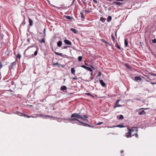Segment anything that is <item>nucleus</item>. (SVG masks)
<instances>
[{
	"instance_id": "obj_1",
	"label": "nucleus",
	"mask_w": 156,
	"mask_h": 156,
	"mask_svg": "<svg viewBox=\"0 0 156 156\" xmlns=\"http://www.w3.org/2000/svg\"><path fill=\"white\" fill-rule=\"evenodd\" d=\"M81 115L80 112L79 113H74L71 115V118H74L78 119H80V118Z\"/></svg>"
},
{
	"instance_id": "obj_52",
	"label": "nucleus",
	"mask_w": 156,
	"mask_h": 156,
	"mask_svg": "<svg viewBox=\"0 0 156 156\" xmlns=\"http://www.w3.org/2000/svg\"><path fill=\"white\" fill-rule=\"evenodd\" d=\"M58 55H59V56H63L62 54V53H59Z\"/></svg>"
},
{
	"instance_id": "obj_47",
	"label": "nucleus",
	"mask_w": 156,
	"mask_h": 156,
	"mask_svg": "<svg viewBox=\"0 0 156 156\" xmlns=\"http://www.w3.org/2000/svg\"><path fill=\"white\" fill-rule=\"evenodd\" d=\"M103 122H99V123H98L97 124V125H101V124H103Z\"/></svg>"
},
{
	"instance_id": "obj_54",
	"label": "nucleus",
	"mask_w": 156,
	"mask_h": 156,
	"mask_svg": "<svg viewBox=\"0 0 156 156\" xmlns=\"http://www.w3.org/2000/svg\"><path fill=\"white\" fill-rule=\"evenodd\" d=\"M150 83H151L152 85H154V84H156V83H153L152 82H151Z\"/></svg>"
},
{
	"instance_id": "obj_45",
	"label": "nucleus",
	"mask_w": 156,
	"mask_h": 156,
	"mask_svg": "<svg viewBox=\"0 0 156 156\" xmlns=\"http://www.w3.org/2000/svg\"><path fill=\"white\" fill-rule=\"evenodd\" d=\"M43 32H44V37H45L46 36V34H45V28Z\"/></svg>"
},
{
	"instance_id": "obj_19",
	"label": "nucleus",
	"mask_w": 156,
	"mask_h": 156,
	"mask_svg": "<svg viewBox=\"0 0 156 156\" xmlns=\"http://www.w3.org/2000/svg\"><path fill=\"white\" fill-rule=\"evenodd\" d=\"M66 19H67L70 20H72L73 19V18L72 17L70 16H66Z\"/></svg>"
},
{
	"instance_id": "obj_17",
	"label": "nucleus",
	"mask_w": 156,
	"mask_h": 156,
	"mask_svg": "<svg viewBox=\"0 0 156 156\" xmlns=\"http://www.w3.org/2000/svg\"><path fill=\"white\" fill-rule=\"evenodd\" d=\"M53 66H55V65H56L58 67H60V64H59V63L58 62H56L55 63H53L52 64Z\"/></svg>"
},
{
	"instance_id": "obj_42",
	"label": "nucleus",
	"mask_w": 156,
	"mask_h": 156,
	"mask_svg": "<svg viewBox=\"0 0 156 156\" xmlns=\"http://www.w3.org/2000/svg\"><path fill=\"white\" fill-rule=\"evenodd\" d=\"M87 125H88V124H87L86 123H84V122L83 123V124H82V125L84 126H87Z\"/></svg>"
},
{
	"instance_id": "obj_56",
	"label": "nucleus",
	"mask_w": 156,
	"mask_h": 156,
	"mask_svg": "<svg viewBox=\"0 0 156 156\" xmlns=\"http://www.w3.org/2000/svg\"><path fill=\"white\" fill-rule=\"evenodd\" d=\"M64 119V120H69H69H68L69 119Z\"/></svg>"
},
{
	"instance_id": "obj_30",
	"label": "nucleus",
	"mask_w": 156,
	"mask_h": 156,
	"mask_svg": "<svg viewBox=\"0 0 156 156\" xmlns=\"http://www.w3.org/2000/svg\"><path fill=\"white\" fill-rule=\"evenodd\" d=\"M115 46L116 48H118V49H120V46L117 43H116L115 44Z\"/></svg>"
},
{
	"instance_id": "obj_28",
	"label": "nucleus",
	"mask_w": 156,
	"mask_h": 156,
	"mask_svg": "<svg viewBox=\"0 0 156 156\" xmlns=\"http://www.w3.org/2000/svg\"><path fill=\"white\" fill-rule=\"evenodd\" d=\"M124 44H125V45L127 47L128 46V42H127V40L126 39H125V40Z\"/></svg>"
},
{
	"instance_id": "obj_4",
	"label": "nucleus",
	"mask_w": 156,
	"mask_h": 156,
	"mask_svg": "<svg viewBox=\"0 0 156 156\" xmlns=\"http://www.w3.org/2000/svg\"><path fill=\"white\" fill-rule=\"evenodd\" d=\"M36 48L37 49H36V51L34 52V54L32 55L31 56V57L32 58H33V57H34L35 56H36L37 55V53H38V51L39 50V48H38V47L37 46H36Z\"/></svg>"
},
{
	"instance_id": "obj_33",
	"label": "nucleus",
	"mask_w": 156,
	"mask_h": 156,
	"mask_svg": "<svg viewBox=\"0 0 156 156\" xmlns=\"http://www.w3.org/2000/svg\"><path fill=\"white\" fill-rule=\"evenodd\" d=\"M82 59V56H79L78 57V59L79 61H81Z\"/></svg>"
},
{
	"instance_id": "obj_20",
	"label": "nucleus",
	"mask_w": 156,
	"mask_h": 156,
	"mask_svg": "<svg viewBox=\"0 0 156 156\" xmlns=\"http://www.w3.org/2000/svg\"><path fill=\"white\" fill-rule=\"evenodd\" d=\"M145 113L146 112L144 110H142L141 112H139V114L140 115H141L143 114H145Z\"/></svg>"
},
{
	"instance_id": "obj_15",
	"label": "nucleus",
	"mask_w": 156,
	"mask_h": 156,
	"mask_svg": "<svg viewBox=\"0 0 156 156\" xmlns=\"http://www.w3.org/2000/svg\"><path fill=\"white\" fill-rule=\"evenodd\" d=\"M71 72L73 75L75 74V70L74 68H72L71 69Z\"/></svg>"
},
{
	"instance_id": "obj_48",
	"label": "nucleus",
	"mask_w": 156,
	"mask_h": 156,
	"mask_svg": "<svg viewBox=\"0 0 156 156\" xmlns=\"http://www.w3.org/2000/svg\"><path fill=\"white\" fill-rule=\"evenodd\" d=\"M2 67V64L1 62H0V69H1Z\"/></svg>"
},
{
	"instance_id": "obj_8",
	"label": "nucleus",
	"mask_w": 156,
	"mask_h": 156,
	"mask_svg": "<svg viewBox=\"0 0 156 156\" xmlns=\"http://www.w3.org/2000/svg\"><path fill=\"white\" fill-rule=\"evenodd\" d=\"M64 43L67 45H71L72 44L71 42L68 40H64Z\"/></svg>"
},
{
	"instance_id": "obj_51",
	"label": "nucleus",
	"mask_w": 156,
	"mask_h": 156,
	"mask_svg": "<svg viewBox=\"0 0 156 156\" xmlns=\"http://www.w3.org/2000/svg\"><path fill=\"white\" fill-rule=\"evenodd\" d=\"M55 54L56 55H58L59 53H58L57 52H55Z\"/></svg>"
},
{
	"instance_id": "obj_38",
	"label": "nucleus",
	"mask_w": 156,
	"mask_h": 156,
	"mask_svg": "<svg viewBox=\"0 0 156 156\" xmlns=\"http://www.w3.org/2000/svg\"><path fill=\"white\" fill-rule=\"evenodd\" d=\"M86 94L87 95L93 97H94L92 95H91L89 93H87Z\"/></svg>"
},
{
	"instance_id": "obj_7",
	"label": "nucleus",
	"mask_w": 156,
	"mask_h": 156,
	"mask_svg": "<svg viewBox=\"0 0 156 156\" xmlns=\"http://www.w3.org/2000/svg\"><path fill=\"white\" fill-rule=\"evenodd\" d=\"M68 120H69V121H70L71 122V123L74 124V123H75V122H73V121H78V119H77L73 118H71V119H68Z\"/></svg>"
},
{
	"instance_id": "obj_22",
	"label": "nucleus",
	"mask_w": 156,
	"mask_h": 156,
	"mask_svg": "<svg viewBox=\"0 0 156 156\" xmlns=\"http://www.w3.org/2000/svg\"><path fill=\"white\" fill-rule=\"evenodd\" d=\"M39 42L41 43H44L45 42V41L44 38H42L41 40H39Z\"/></svg>"
},
{
	"instance_id": "obj_55",
	"label": "nucleus",
	"mask_w": 156,
	"mask_h": 156,
	"mask_svg": "<svg viewBox=\"0 0 156 156\" xmlns=\"http://www.w3.org/2000/svg\"><path fill=\"white\" fill-rule=\"evenodd\" d=\"M73 79H74V80H76L77 79V78L76 77H73Z\"/></svg>"
},
{
	"instance_id": "obj_10",
	"label": "nucleus",
	"mask_w": 156,
	"mask_h": 156,
	"mask_svg": "<svg viewBox=\"0 0 156 156\" xmlns=\"http://www.w3.org/2000/svg\"><path fill=\"white\" fill-rule=\"evenodd\" d=\"M29 21V24L30 26H32L33 25V21L30 18H28Z\"/></svg>"
},
{
	"instance_id": "obj_25",
	"label": "nucleus",
	"mask_w": 156,
	"mask_h": 156,
	"mask_svg": "<svg viewBox=\"0 0 156 156\" xmlns=\"http://www.w3.org/2000/svg\"><path fill=\"white\" fill-rule=\"evenodd\" d=\"M70 30L73 32L74 33H77V31H76V30L75 29H73V28H71Z\"/></svg>"
},
{
	"instance_id": "obj_12",
	"label": "nucleus",
	"mask_w": 156,
	"mask_h": 156,
	"mask_svg": "<svg viewBox=\"0 0 156 156\" xmlns=\"http://www.w3.org/2000/svg\"><path fill=\"white\" fill-rule=\"evenodd\" d=\"M124 127V126H123L122 125H118L117 126H113L112 127H111V128H114V127H120V128H123Z\"/></svg>"
},
{
	"instance_id": "obj_62",
	"label": "nucleus",
	"mask_w": 156,
	"mask_h": 156,
	"mask_svg": "<svg viewBox=\"0 0 156 156\" xmlns=\"http://www.w3.org/2000/svg\"><path fill=\"white\" fill-rule=\"evenodd\" d=\"M16 64V62H13V63H12V64Z\"/></svg>"
},
{
	"instance_id": "obj_64",
	"label": "nucleus",
	"mask_w": 156,
	"mask_h": 156,
	"mask_svg": "<svg viewBox=\"0 0 156 156\" xmlns=\"http://www.w3.org/2000/svg\"><path fill=\"white\" fill-rule=\"evenodd\" d=\"M92 74H93V73L92 72L91 73V75H92Z\"/></svg>"
},
{
	"instance_id": "obj_63",
	"label": "nucleus",
	"mask_w": 156,
	"mask_h": 156,
	"mask_svg": "<svg viewBox=\"0 0 156 156\" xmlns=\"http://www.w3.org/2000/svg\"><path fill=\"white\" fill-rule=\"evenodd\" d=\"M115 35L116 36V35H117V34H116V33H115Z\"/></svg>"
},
{
	"instance_id": "obj_49",
	"label": "nucleus",
	"mask_w": 156,
	"mask_h": 156,
	"mask_svg": "<svg viewBox=\"0 0 156 156\" xmlns=\"http://www.w3.org/2000/svg\"><path fill=\"white\" fill-rule=\"evenodd\" d=\"M93 1L95 3L97 4V1L96 0H93Z\"/></svg>"
},
{
	"instance_id": "obj_9",
	"label": "nucleus",
	"mask_w": 156,
	"mask_h": 156,
	"mask_svg": "<svg viewBox=\"0 0 156 156\" xmlns=\"http://www.w3.org/2000/svg\"><path fill=\"white\" fill-rule=\"evenodd\" d=\"M100 83L101 86L103 87L105 86L106 85L105 83L102 80H100Z\"/></svg>"
},
{
	"instance_id": "obj_18",
	"label": "nucleus",
	"mask_w": 156,
	"mask_h": 156,
	"mask_svg": "<svg viewBox=\"0 0 156 156\" xmlns=\"http://www.w3.org/2000/svg\"><path fill=\"white\" fill-rule=\"evenodd\" d=\"M113 3H115V4L118 5H120L123 4V3H122L119 2H114Z\"/></svg>"
},
{
	"instance_id": "obj_26",
	"label": "nucleus",
	"mask_w": 156,
	"mask_h": 156,
	"mask_svg": "<svg viewBox=\"0 0 156 156\" xmlns=\"http://www.w3.org/2000/svg\"><path fill=\"white\" fill-rule=\"evenodd\" d=\"M135 79L136 80H141V78L139 76H136L135 77Z\"/></svg>"
},
{
	"instance_id": "obj_59",
	"label": "nucleus",
	"mask_w": 156,
	"mask_h": 156,
	"mask_svg": "<svg viewBox=\"0 0 156 156\" xmlns=\"http://www.w3.org/2000/svg\"><path fill=\"white\" fill-rule=\"evenodd\" d=\"M87 126H88L89 127H90L91 126V125H90L89 124H88V125H87Z\"/></svg>"
},
{
	"instance_id": "obj_58",
	"label": "nucleus",
	"mask_w": 156,
	"mask_h": 156,
	"mask_svg": "<svg viewBox=\"0 0 156 156\" xmlns=\"http://www.w3.org/2000/svg\"><path fill=\"white\" fill-rule=\"evenodd\" d=\"M120 152H121V153H123V150H121V151H120Z\"/></svg>"
},
{
	"instance_id": "obj_36",
	"label": "nucleus",
	"mask_w": 156,
	"mask_h": 156,
	"mask_svg": "<svg viewBox=\"0 0 156 156\" xmlns=\"http://www.w3.org/2000/svg\"><path fill=\"white\" fill-rule=\"evenodd\" d=\"M124 118V117H123V116L122 115H119V119H123Z\"/></svg>"
},
{
	"instance_id": "obj_5",
	"label": "nucleus",
	"mask_w": 156,
	"mask_h": 156,
	"mask_svg": "<svg viewBox=\"0 0 156 156\" xmlns=\"http://www.w3.org/2000/svg\"><path fill=\"white\" fill-rule=\"evenodd\" d=\"M128 130H130L131 131V133L132 134L133 133V132L135 131L136 133H137L138 131V129L136 127H133L131 129H129Z\"/></svg>"
},
{
	"instance_id": "obj_29",
	"label": "nucleus",
	"mask_w": 156,
	"mask_h": 156,
	"mask_svg": "<svg viewBox=\"0 0 156 156\" xmlns=\"http://www.w3.org/2000/svg\"><path fill=\"white\" fill-rule=\"evenodd\" d=\"M132 134V136H135L136 137H138V135L137 133L135 132V133H133Z\"/></svg>"
},
{
	"instance_id": "obj_35",
	"label": "nucleus",
	"mask_w": 156,
	"mask_h": 156,
	"mask_svg": "<svg viewBox=\"0 0 156 156\" xmlns=\"http://www.w3.org/2000/svg\"><path fill=\"white\" fill-rule=\"evenodd\" d=\"M83 12H85L86 13H90V11L89 10H83Z\"/></svg>"
},
{
	"instance_id": "obj_46",
	"label": "nucleus",
	"mask_w": 156,
	"mask_h": 156,
	"mask_svg": "<svg viewBox=\"0 0 156 156\" xmlns=\"http://www.w3.org/2000/svg\"><path fill=\"white\" fill-rule=\"evenodd\" d=\"M78 122L80 123V124H81L82 125L83 124V122H82L80 121L79 120H78Z\"/></svg>"
},
{
	"instance_id": "obj_16",
	"label": "nucleus",
	"mask_w": 156,
	"mask_h": 156,
	"mask_svg": "<svg viewBox=\"0 0 156 156\" xmlns=\"http://www.w3.org/2000/svg\"><path fill=\"white\" fill-rule=\"evenodd\" d=\"M36 45V44H32L31 46H28V48H27L26 50L25 51L27 50H28L29 48H32V47H34Z\"/></svg>"
},
{
	"instance_id": "obj_53",
	"label": "nucleus",
	"mask_w": 156,
	"mask_h": 156,
	"mask_svg": "<svg viewBox=\"0 0 156 156\" xmlns=\"http://www.w3.org/2000/svg\"><path fill=\"white\" fill-rule=\"evenodd\" d=\"M148 108H140L139 109V110H141V109H147Z\"/></svg>"
},
{
	"instance_id": "obj_23",
	"label": "nucleus",
	"mask_w": 156,
	"mask_h": 156,
	"mask_svg": "<svg viewBox=\"0 0 156 156\" xmlns=\"http://www.w3.org/2000/svg\"><path fill=\"white\" fill-rule=\"evenodd\" d=\"M122 106V105H119L118 104H115L114 106V108H115L118 107H120Z\"/></svg>"
},
{
	"instance_id": "obj_50",
	"label": "nucleus",
	"mask_w": 156,
	"mask_h": 156,
	"mask_svg": "<svg viewBox=\"0 0 156 156\" xmlns=\"http://www.w3.org/2000/svg\"><path fill=\"white\" fill-rule=\"evenodd\" d=\"M151 75H153V76H156V74H155V73H152L151 74Z\"/></svg>"
},
{
	"instance_id": "obj_14",
	"label": "nucleus",
	"mask_w": 156,
	"mask_h": 156,
	"mask_svg": "<svg viewBox=\"0 0 156 156\" xmlns=\"http://www.w3.org/2000/svg\"><path fill=\"white\" fill-rule=\"evenodd\" d=\"M112 18L111 16H108L107 19V21L108 22H110L112 20Z\"/></svg>"
},
{
	"instance_id": "obj_60",
	"label": "nucleus",
	"mask_w": 156,
	"mask_h": 156,
	"mask_svg": "<svg viewBox=\"0 0 156 156\" xmlns=\"http://www.w3.org/2000/svg\"><path fill=\"white\" fill-rule=\"evenodd\" d=\"M67 48V47H64L63 48H64V49H66V48Z\"/></svg>"
},
{
	"instance_id": "obj_21",
	"label": "nucleus",
	"mask_w": 156,
	"mask_h": 156,
	"mask_svg": "<svg viewBox=\"0 0 156 156\" xmlns=\"http://www.w3.org/2000/svg\"><path fill=\"white\" fill-rule=\"evenodd\" d=\"M62 45V42L61 41H58L57 43V46L60 47Z\"/></svg>"
},
{
	"instance_id": "obj_6",
	"label": "nucleus",
	"mask_w": 156,
	"mask_h": 156,
	"mask_svg": "<svg viewBox=\"0 0 156 156\" xmlns=\"http://www.w3.org/2000/svg\"><path fill=\"white\" fill-rule=\"evenodd\" d=\"M132 135V134L131 133V131L130 130H128V132L125 134V136L127 138L131 137Z\"/></svg>"
},
{
	"instance_id": "obj_34",
	"label": "nucleus",
	"mask_w": 156,
	"mask_h": 156,
	"mask_svg": "<svg viewBox=\"0 0 156 156\" xmlns=\"http://www.w3.org/2000/svg\"><path fill=\"white\" fill-rule=\"evenodd\" d=\"M81 67L85 69H87V68L88 67L86 66H84V65H81Z\"/></svg>"
},
{
	"instance_id": "obj_40",
	"label": "nucleus",
	"mask_w": 156,
	"mask_h": 156,
	"mask_svg": "<svg viewBox=\"0 0 156 156\" xmlns=\"http://www.w3.org/2000/svg\"><path fill=\"white\" fill-rule=\"evenodd\" d=\"M120 101V99H119V100H116V103H115V104H118L119 102Z\"/></svg>"
},
{
	"instance_id": "obj_27",
	"label": "nucleus",
	"mask_w": 156,
	"mask_h": 156,
	"mask_svg": "<svg viewBox=\"0 0 156 156\" xmlns=\"http://www.w3.org/2000/svg\"><path fill=\"white\" fill-rule=\"evenodd\" d=\"M80 14L82 18L84 19L85 18V16L83 15V12H80Z\"/></svg>"
},
{
	"instance_id": "obj_61",
	"label": "nucleus",
	"mask_w": 156,
	"mask_h": 156,
	"mask_svg": "<svg viewBox=\"0 0 156 156\" xmlns=\"http://www.w3.org/2000/svg\"><path fill=\"white\" fill-rule=\"evenodd\" d=\"M45 116L49 117H50V116H49V115H45Z\"/></svg>"
},
{
	"instance_id": "obj_44",
	"label": "nucleus",
	"mask_w": 156,
	"mask_h": 156,
	"mask_svg": "<svg viewBox=\"0 0 156 156\" xmlns=\"http://www.w3.org/2000/svg\"><path fill=\"white\" fill-rule=\"evenodd\" d=\"M65 66V65L60 64V67H61L62 68H64Z\"/></svg>"
},
{
	"instance_id": "obj_32",
	"label": "nucleus",
	"mask_w": 156,
	"mask_h": 156,
	"mask_svg": "<svg viewBox=\"0 0 156 156\" xmlns=\"http://www.w3.org/2000/svg\"><path fill=\"white\" fill-rule=\"evenodd\" d=\"M111 37H112V39L113 41H114L115 40V38L114 37L113 34H112V35H111Z\"/></svg>"
},
{
	"instance_id": "obj_2",
	"label": "nucleus",
	"mask_w": 156,
	"mask_h": 156,
	"mask_svg": "<svg viewBox=\"0 0 156 156\" xmlns=\"http://www.w3.org/2000/svg\"><path fill=\"white\" fill-rule=\"evenodd\" d=\"M88 118V116L87 115H81L80 119H81L83 121L88 122V120L87 119Z\"/></svg>"
},
{
	"instance_id": "obj_37",
	"label": "nucleus",
	"mask_w": 156,
	"mask_h": 156,
	"mask_svg": "<svg viewBox=\"0 0 156 156\" xmlns=\"http://www.w3.org/2000/svg\"><path fill=\"white\" fill-rule=\"evenodd\" d=\"M16 56L17 58H20L21 57V55L20 54H18Z\"/></svg>"
},
{
	"instance_id": "obj_41",
	"label": "nucleus",
	"mask_w": 156,
	"mask_h": 156,
	"mask_svg": "<svg viewBox=\"0 0 156 156\" xmlns=\"http://www.w3.org/2000/svg\"><path fill=\"white\" fill-rule=\"evenodd\" d=\"M152 42L154 43H155L156 42V39H154L152 40Z\"/></svg>"
},
{
	"instance_id": "obj_3",
	"label": "nucleus",
	"mask_w": 156,
	"mask_h": 156,
	"mask_svg": "<svg viewBox=\"0 0 156 156\" xmlns=\"http://www.w3.org/2000/svg\"><path fill=\"white\" fill-rule=\"evenodd\" d=\"M15 114H17L20 116L25 117L28 118H29L30 117H31V116H28L26 114H24L23 113L19 112L18 111H16V112H15Z\"/></svg>"
},
{
	"instance_id": "obj_43",
	"label": "nucleus",
	"mask_w": 156,
	"mask_h": 156,
	"mask_svg": "<svg viewBox=\"0 0 156 156\" xmlns=\"http://www.w3.org/2000/svg\"><path fill=\"white\" fill-rule=\"evenodd\" d=\"M101 72H99L98 73V76H101Z\"/></svg>"
},
{
	"instance_id": "obj_39",
	"label": "nucleus",
	"mask_w": 156,
	"mask_h": 156,
	"mask_svg": "<svg viewBox=\"0 0 156 156\" xmlns=\"http://www.w3.org/2000/svg\"><path fill=\"white\" fill-rule=\"evenodd\" d=\"M125 65L128 68L130 69V66L128 65L127 64V63H126L125 64Z\"/></svg>"
},
{
	"instance_id": "obj_24",
	"label": "nucleus",
	"mask_w": 156,
	"mask_h": 156,
	"mask_svg": "<svg viewBox=\"0 0 156 156\" xmlns=\"http://www.w3.org/2000/svg\"><path fill=\"white\" fill-rule=\"evenodd\" d=\"M106 20V19L105 18H104L103 17H101L100 18V20L101 21H102V22H104Z\"/></svg>"
},
{
	"instance_id": "obj_11",
	"label": "nucleus",
	"mask_w": 156,
	"mask_h": 156,
	"mask_svg": "<svg viewBox=\"0 0 156 156\" xmlns=\"http://www.w3.org/2000/svg\"><path fill=\"white\" fill-rule=\"evenodd\" d=\"M67 89V87L66 86L63 85L61 86V90H66Z\"/></svg>"
},
{
	"instance_id": "obj_13",
	"label": "nucleus",
	"mask_w": 156,
	"mask_h": 156,
	"mask_svg": "<svg viewBox=\"0 0 156 156\" xmlns=\"http://www.w3.org/2000/svg\"><path fill=\"white\" fill-rule=\"evenodd\" d=\"M100 40L102 41L103 42L106 44H108L109 45H111L109 44V43H108L107 41L105 40H104L103 39H101Z\"/></svg>"
},
{
	"instance_id": "obj_31",
	"label": "nucleus",
	"mask_w": 156,
	"mask_h": 156,
	"mask_svg": "<svg viewBox=\"0 0 156 156\" xmlns=\"http://www.w3.org/2000/svg\"><path fill=\"white\" fill-rule=\"evenodd\" d=\"M87 70L90 71V72H93V71H92V70L89 67H88L87 69Z\"/></svg>"
},
{
	"instance_id": "obj_57",
	"label": "nucleus",
	"mask_w": 156,
	"mask_h": 156,
	"mask_svg": "<svg viewBox=\"0 0 156 156\" xmlns=\"http://www.w3.org/2000/svg\"><path fill=\"white\" fill-rule=\"evenodd\" d=\"M27 41L28 42H29L30 41V39H27Z\"/></svg>"
}]
</instances>
